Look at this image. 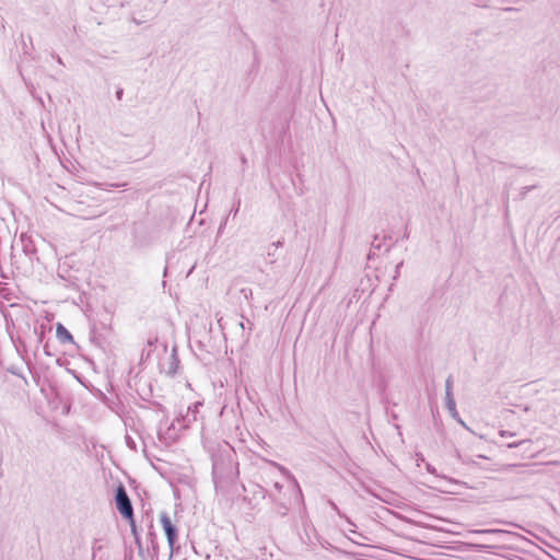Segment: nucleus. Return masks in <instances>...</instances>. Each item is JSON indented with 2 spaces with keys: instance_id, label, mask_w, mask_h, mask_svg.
<instances>
[{
  "instance_id": "obj_1",
  "label": "nucleus",
  "mask_w": 560,
  "mask_h": 560,
  "mask_svg": "<svg viewBox=\"0 0 560 560\" xmlns=\"http://www.w3.org/2000/svg\"><path fill=\"white\" fill-rule=\"evenodd\" d=\"M212 478L215 487L221 482L233 477V462L230 451H220L218 454H212Z\"/></svg>"
},
{
  "instance_id": "obj_2",
  "label": "nucleus",
  "mask_w": 560,
  "mask_h": 560,
  "mask_svg": "<svg viewBox=\"0 0 560 560\" xmlns=\"http://www.w3.org/2000/svg\"><path fill=\"white\" fill-rule=\"evenodd\" d=\"M115 502L116 509L118 510L120 515L128 521H132L133 508L126 491V488L121 483L116 489Z\"/></svg>"
},
{
  "instance_id": "obj_3",
  "label": "nucleus",
  "mask_w": 560,
  "mask_h": 560,
  "mask_svg": "<svg viewBox=\"0 0 560 560\" xmlns=\"http://www.w3.org/2000/svg\"><path fill=\"white\" fill-rule=\"evenodd\" d=\"M160 521L163 527V530L166 535L167 544L170 548L173 550L175 544L177 541V528L172 523L170 515L166 512H162L160 514Z\"/></svg>"
},
{
  "instance_id": "obj_4",
  "label": "nucleus",
  "mask_w": 560,
  "mask_h": 560,
  "mask_svg": "<svg viewBox=\"0 0 560 560\" xmlns=\"http://www.w3.org/2000/svg\"><path fill=\"white\" fill-rule=\"evenodd\" d=\"M202 407V402L196 401L187 407L185 415H182V427L188 428L192 422L197 420L199 408Z\"/></svg>"
},
{
  "instance_id": "obj_5",
  "label": "nucleus",
  "mask_w": 560,
  "mask_h": 560,
  "mask_svg": "<svg viewBox=\"0 0 560 560\" xmlns=\"http://www.w3.org/2000/svg\"><path fill=\"white\" fill-rule=\"evenodd\" d=\"M56 337L60 343H73V337L70 331L61 324L56 325Z\"/></svg>"
},
{
  "instance_id": "obj_6",
  "label": "nucleus",
  "mask_w": 560,
  "mask_h": 560,
  "mask_svg": "<svg viewBox=\"0 0 560 560\" xmlns=\"http://www.w3.org/2000/svg\"><path fill=\"white\" fill-rule=\"evenodd\" d=\"M445 406L454 418L458 416L453 393H445Z\"/></svg>"
},
{
  "instance_id": "obj_7",
  "label": "nucleus",
  "mask_w": 560,
  "mask_h": 560,
  "mask_svg": "<svg viewBox=\"0 0 560 560\" xmlns=\"http://www.w3.org/2000/svg\"><path fill=\"white\" fill-rule=\"evenodd\" d=\"M283 245V241H277V242H273L269 248H268V253H267V257H268V261L270 264H275L277 261V256H276V253H277V249L279 247H282Z\"/></svg>"
},
{
  "instance_id": "obj_8",
  "label": "nucleus",
  "mask_w": 560,
  "mask_h": 560,
  "mask_svg": "<svg viewBox=\"0 0 560 560\" xmlns=\"http://www.w3.org/2000/svg\"><path fill=\"white\" fill-rule=\"evenodd\" d=\"M34 334L36 336L37 342L42 343L44 340V336H45V326L44 325H39L38 327L36 326L34 328Z\"/></svg>"
},
{
  "instance_id": "obj_9",
  "label": "nucleus",
  "mask_w": 560,
  "mask_h": 560,
  "mask_svg": "<svg viewBox=\"0 0 560 560\" xmlns=\"http://www.w3.org/2000/svg\"><path fill=\"white\" fill-rule=\"evenodd\" d=\"M131 533L135 537L136 542L140 544V535L138 533V527L136 525L135 518L132 517V521H129Z\"/></svg>"
},
{
  "instance_id": "obj_10",
  "label": "nucleus",
  "mask_w": 560,
  "mask_h": 560,
  "mask_svg": "<svg viewBox=\"0 0 560 560\" xmlns=\"http://www.w3.org/2000/svg\"><path fill=\"white\" fill-rule=\"evenodd\" d=\"M329 505L331 506V509H332L334 511H336V513H337L340 517L345 518V520H346L350 525L354 526V524H353V523H352V522H351V521H350V520H349V518H348L343 513H341V511L338 509V506H337V504H336L335 502L329 501Z\"/></svg>"
},
{
  "instance_id": "obj_11",
  "label": "nucleus",
  "mask_w": 560,
  "mask_h": 560,
  "mask_svg": "<svg viewBox=\"0 0 560 560\" xmlns=\"http://www.w3.org/2000/svg\"><path fill=\"white\" fill-rule=\"evenodd\" d=\"M125 442H126V445L131 450V451H137V443L136 441L133 440V438L129 434H126L125 436Z\"/></svg>"
},
{
  "instance_id": "obj_12",
  "label": "nucleus",
  "mask_w": 560,
  "mask_h": 560,
  "mask_svg": "<svg viewBox=\"0 0 560 560\" xmlns=\"http://www.w3.org/2000/svg\"><path fill=\"white\" fill-rule=\"evenodd\" d=\"M240 206H241V199L238 198V199L234 202V205H233L232 209L230 210V212H229V214H228V217H226V218L229 219V217H230V215L236 217V214H237V213H238V211H240Z\"/></svg>"
},
{
  "instance_id": "obj_13",
  "label": "nucleus",
  "mask_w": 560,
  "mask_h": 560,
  "mask_svg": "<svg viewBox=\"0 0 560 560\" xmlns=\"http://www.w3.org/2000/svg\"><path fill=\"white\" fill-rule=\"evenodd\" d=\"M445 393H453V377L451 375L445 381Z\"/></svg>"
},
{
  "instance_id": "obj_14",
  "label": "nucleus",
  "mask_w": 560,
  "mask_h": 560,
  "mask_svg": "<svg viewBox=\"0 0 560 560\" xmlns=\"http://www.w3.org/2000/svg\"><path fill=\"white\" fill-rule=\"evenodd\" d=\"M372 248L374 249H381L383 246V243L381 242L380 237L376 235L371 244Z\"/></svg>"
},
{
  "instance_id": "obj_15",
  "label": "nucleus",
  "mask_w": 560,
  "mask_h": 560,
  "mask_svg": "<svg viewBox=\"0 0 560 560\" xmlns=\"http://www.w3.org/2000/svg\"><path fill=\"white\" fill-rule=\"evenodd\" d=\"M425 469H427V471H428L429 474L438 475V474H436V469H435V467H434V466H432L431 464H427V465H425Z\"/></svg>"
},
{
  "instance_id": "obj_16",
  "label": "nucleus",
  "mask_w": 560,
  "mask_h": 560,
  "mask_svg": "<svg viewBox=\"0 0 560 560\" xmlns=\"http://www.w3.org/2000/svg\"><path fill=\"white\" fill-rule=\"evenodd\" d=\"M256 488H257V491L255 493L259 494L261 498H265L266 497V490L262 487L258 486V485L256 486Z\"/></svg>"
},
{
  "instance_id": "obj_17",
  "label": "nucleus",
  "mask_w": 560,
  "mask_h": 560,
  "mask_svg": "<svg viewBox=\"0 0 560 560\" xmlns=\"http://www.w3.org/2000/svg\"><path fill=\"white\" fill-rule=\"evenodd\" d=\"M499 434H500L501 436H503V438L514 436V435H515V433L510 432V431H506V430H501V431L499 432Z\"/></svg>"
},
{
  "instance_id": "obj_18",
  "label": "nucleus",
  "mask_w": 560,
  "mask_h": 560,
  "mask_svg": "<svg viewBox=\"0 0 560 560\" xmlns=\"http://www.w3.org/2000/svg\"><path fill=\"white\" fill-rule=\"evenodd\" d=\"M462 462L464 464H471V465H476V466L478 465V463L471 457L463 458Z\"/></svg>"
},
{
  "instance_id": "obj_19",
  "label": "nucleus",
  "mask_w": 560,
  "mask_h": 560,
  "mask_svg": "<svg viewBox=\"0 0 560 560\" xmlns=\"http://www.w3.org/2000/svg\"><path fill=\"white\" fill-rule=\"evenodd\" d=\"M402 261H400L399 264H397L396 266V269H395V275H394V279H397L398 276H399V272H400V268L402 267Z\"/></svg>"
},
{
  "instance_id": "obj_20",
  "label": "nucleus",
  "mask_w": 560,
  "mask_h": 560,
  "mask_svg": "<svg viewBox=\"0 0 560 560\" xmlns=\"http://www.w3.org/2000/svg\"><path fill=\"white\" fill-rule=\"evenodd\" d=\"M522 443H523V441H520V442H512V443H509V444H508V447H509V448H515V447H518Z\"/></svg>"
},
{
  "instance_id": "obj_21",
  "label": "nucleus",
  "mask_w": 560,
  "mask_h": 560,
  "mask_svg": "<svg viewBox=\"0 0 560 560\" xmlns=\"http://www.w3.org/2000/svg\"><path fill=\"white\" fill-rule=\"evenodd\" d=\"M278 468L284 474L287 475L288 477H291L293 480H295L291 475L290 472L282 466H278ZM296 483V481H294Z\"/></svg>"
},
{
  "instance_id": "obj_22",
  "label": "nucleus",
  "mask_w": 560,
  "mask_h": 560,
  "mask_svg": "<svg viewBox=\"0 0 560 560\" xmlns=\"http://www.w3.org/2000/svg\"><path fill=\"white\" fill-rule=\"evenodd\" d=\"M122 94H124L122 89H119V90L116 92V97H117V100H121Z\"/></svg>"
},
{
  "instance_id": "obj_23",
  "label": "nucleus",
  "mask_w": 560,
  "mask_h": 560,
  "mask_svg": "<svg viewBox=\"0 0 560 560\" xmlns=\"http://www.w3.org/2000/svg\"><path fill=\"white\" fill-rule=\"evenodd\" d=\"M273 487H275V489H276V490H278V491H280V490L282 489V485H281L280 482H278V481H276V482L273 483Z\"/></svg>"
},
{
  "instance_id": "obj_24",
  "label": "nucleus",
  "mask_w": 560,
  "mask_h": 560,
  "mask_svg": "<svg viewBox=\"0 0 560 560\" xmlns=\"http://www.w3.org/2000/svg\"><path fill=\"white\" fill-rule=\"evenodd\" d=\"M226 221H228V218H225V220L220 224L219 231L224 229V225L226 224Z\"/></svg>"
},
{
  "instance_id": "obj_25",
  "label": "nucleus",
  "mask_w": 560,
  "mask_h": 560,
  "mask_svg": "<svg viewBox=\"0 0 560 560\" xmlns=\"http://www.w3.org/2000/svg\"><path fill=\"white\" fill-rule=\"evenodd\" d=\"M350 532L358 535L360 538H365L362 534L357 533L354 529H351Z\"/></svg>"
},
{
  "instance_id": "obj_26",
  "label": "nucleus",
  "mask_w": 560,
  "mask_h": 560,
  "mask_svg": "<svg viewBox=\"0 0 560 560\" xmlns=\"http://www.w3.org/2000/svg\"><path fill=\"white\" fill-rule=\"evenodd\" d=\"M57 61L58 63L63 65L62 59L59 56H57Z\"/></svg>"
},
{
  "instance_id": "obj_27",
  "label": "nucleus",
  "mask_w": 560,
  "mask_h": 560,
  "mask_svg": "<svg viewBox=\"0 0 560 560\" xmlns=\"http://www.w3.org/2000/svg\"><path fill=\"white\" fill-rule=\"evenodd\" d=\"M240 325H241V327H242L243 329H245V327H247V324H244L243 322H241V324H240Z\"/></svg>"
},
{
  "instance_id": "obj_28",
  "label": "nucleus",
  "mask_w": 560,
  "mask_h": 560,
  "mask_svg": "<svg viewBox=\"0 0 560 560\" xmlns=\"http://www.w3.org/2000/svg\"><path fill=\"white\" fill-rule=\"evenodd\" d=\"M240 325H241V327H242L243 329H245V327H247V324H244L243 322H241V324H240Z\"/></svg>"
},
{
  "instance_id": "obj_29",
  "label": "nucleus",
  "mask_w": 560,
  "mask_h": 560,
  "mask_svg": "<svg viewBox=\"0 0 560 560\" xmlns=\"http://www.w3.org/2000/svg\"><path fill=\"white\" fill-rule=\"evenodd\" d=\"M247 324H248V326H249V330H252V328H253V323H250L249 320H247Z\"/></svg>"
},
{
  "instance_id": "obj_30",
  "label": "nucleus",
  "mask_w": 560,
  "mask_h": 560,
  "mask_svg": "<svg viewBox=\"0 0 560 560\" xmlns=\"http://www.w3.org/2000/svg\"><path fill=\"white\" fill-rule=\"evenodd\" d=\"M159 439L162 440L163 439V434L161 432V430H159Z\"/></svg>"
},
{
  "instance_id": "obj_31",
  "label": "nucleus",
  "mask_w": 560,
  "mask_h": 560,
  "mask_svg": "<svg viewBox=\"0 0 560 560\" xmlns=\"http://www.w3.org/2000/svg\"><path fill=\"white\" fill-rule=\"evenodd\" d=\"M46 354H50L49 351H47V345L44 347Z\"/></svg>"
},
{
  "instance_id": "obj_32",
  "label": "nucleus",
  "mask_w": 560,
  "mask_h": 560,
  "mask_svg": "<svg viewBox=\"0 0 560 560\" xmlns=\"http://www.w3.org/2000/svg\"><path fill=\"white\" fill-rule=\"evenodd\" d=\"M477 458H487V457L483 455H478Z\"/></svg>"
},
{
  "instance_id": "obj_33",
  "label": "nucleus",
  "mask_w": 560,
  "mask_h": 560,
  "mask_svg": "<svg viewBox=\"0 0 560 560\" xmlns=\"http://www.w3.org/2000/svg\"><path fill=\"white\" fill-rule=\"evenodd\" d=\"M487 533H494L495 530L494 529H488L486 530Z\"/></svg>"
},
{
  "instance_id": "obj_34",
  "label": "nucleus",
  "mask_w": 560,
  "mask_h": 560,
  "mask_svg": "<svg viewBox=\"0 0 560 560\" xmlns=\"http://www.w3.org/2000/svg\"><path fill=\"white\" fill-rule=\"evenodd\" d=\"M404 238H408V233L407 232L404 234Z\"/></svg>"
}]
</instances>
